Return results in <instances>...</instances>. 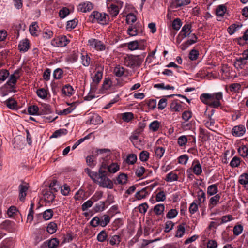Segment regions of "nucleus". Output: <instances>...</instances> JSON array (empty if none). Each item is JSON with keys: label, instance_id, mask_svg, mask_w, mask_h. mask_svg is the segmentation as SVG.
Listing matches in <instances>:
<instances>
[{"label": "nucleus", "instance_id": "7ed1b4c3", "mask_svg": "<svg viewBox=\"0 0 248 248\" xmlns=\"http://www.w3.org/2000/svg\"><path fill=\"white\" fill-rule=\"evenodd\" d=\"M143 58H141L140 56L130 55L125 58L124 62L125 65L128 67H140L143 62Z\"/></svg>", "mask_w": 248, "mask_h": 248}, {"label": "nucleus", "instance_id": "338daca9", "mask_svg": "<svg viewBox=\"0 0 248 248\" xmlns=\"http://www.w3.org/2000/svg\"><path fill=\"white\" fill-rule=\"evenodd\" d=\"M69 14V10L66 8H63L59 12V16L61 18H65Z\"/></svg>", "mask_w": 248, "mask_h": 248}, {"label": "nucleus", "instance_id": "e2e57ef3", "mask_svg": "<svg viewBox=\"0 0 248 248\" xmlns=\"http://www.w3.org/2000/svg\"><path fill=\"white\" fill-rule=\"evenodd\" d=\"M199 54L198 51L195 49H192L189 52V58L192 61L195 60L197 59Z\"/></svg>", "mask_w": 248, "mask_h": 248}, {"label": "nucleus", "instance_id": "473e14b6", "mask_svg": "<svg viewBox=\"0 0 248 248\" xmlns=\"http://www.w3.org/2000/svg\"><path fill=\"white\" fill-rule=\"evenodd\" d=\"M59 244V241L56 238L51 239L47 241V246L49 248H56Z\"/></svg>", "mask_w": 248, "mask_h": 248}, {"label": "nucleus", "instance_id": "0e129e2a", "mask_svg": "<svg viewBox=\"0 0 248 248\" xmlns=\"http://www.w3.org/2000/svg\"><path fill=\"white\" fill-rule=\"evenodd\" d=\"M112 85V81L109 79L105 78L103 84L102 85V88L104 90H108Z\"/></svg>", "mask_w": 248, "mask_h": 248}, {"label": "nucleus", "instance_id": "f03ea898", "mask_svg": "<svg viewBox=\"0 0 248 248\" xmlns=\"http://www.w3.org/2000/svg\"><path fill=\"white\" fill-rule=\"evenodd\" d=\"M103 67H96L95 70V75L93 77V80L95 85H93L90 92L88 95L85 97L86 100H91L94 97V95L93 94V92H94L96 89V85L101 81L103 76Z\"/></svg>", "mask_w": 248, "mask_h": 248}, {"label": "nucleus", "instance_id": "9d476101", "mask_svg": "<svg viewBox=\"0 0 248 248\" xmlns=\"http://www.w3.org/2000/svg\"><path fill=\"white\" fill-rule=\"evenodd\" d=\"M93 8V5L91 2L86 1L80 3L78 6V11L86 13L91 11Z\"/></svg>", "mask_w": 248, "mask_h": 248}, {"label": "nucleus", "instance_id": "bb28decb", "mask_svg": "<svg viewBox=\"0 0 248 248\" xmlns=\"http://www.w3.org/2000/svg\"><path fill=\"white\" fill-rule=\"evenodd\" d=\"M119 170V166L115 163H112L108 167V173H114L117 172Z\"/></svg>", "mask_w": 248, "mask_h": 248}, {"label": "nucleus", "instance_id": "8fccbe9b", "mask_svg": "<svg viewBox=\"0 0 248 248\" xmlns=\"http://www.w3.org/2000/svg\"><path fill=\"white\" fill-rule=\"evenodd\" d=\"M182 26V22L181 20L177 18L175 19L172 23V27L175 30H179Z\"/></svg>", "mask_w": 248, "mask_h": 248}, {"label": "nucleus", "instance_id": "603ef678", "mask_svg": "<svg viewBox=\"0 0 248 248\" xmlns=\"http://www.w3.org/2000/svg\"><path fill=\"white\" fill-rule=\"evenodd\" d=\"M78 24V20L74 19L73 20H71L68 21L66 25V29L68 30H71L72 29H74L76 27Z\"/></svg>", "mask_w": 248, "mask_h": 248}, {"label": "nucleus", "instance_id": "b1692460", "mask_svg": "<svg viewBox=\"0 0 248 248\" xmlns=\"http://www.w3.org/2000/svg\"><path fill=\"white\" fill-rule=\"evenodd\" d=\"M108 11L112 16H116L119 12L118 7L113 4H111L108 7Z\"/></svg>", "mask_w": 248, "mask_h": 248}, {"label": "nucleus", "instance_id": "a878e982", "mask_svg": "<svg viewBox=\"0 0 248 248\" xmlns=\"http://www.w3.org/2000/svg\"><path fill=\"white\" fill-rule=\"evenodd\" d=\"M108 241L109 242L110 245L113 246L115 245H119L121 242L120 236L119 235H114L110 237Z\"/></svg>", "mask_w": 248, "mask_h": 248}, {"label": "nucleus", "instance_id": "412c9836", "mask_svg": "<svg viewBox=\"0 0 248 248\" xmlns=\"http://www.w3.org/2000/svg\"><path fill=\"white\" fill-rule=\"evenodd\" d=\"M62 92L63 94L68 96L74 93L73 87L69 84H66L63 87Z\"/></svg>", "mask_w": 248, "mask_h": 248}, {"label": "nucleus", "instance_id": "6ab92c4d", "mask_svg": "<svg viewBox=\"0 0 248 248\" xmlns=\"http://www.w3.org/2000/svg\"><path fill=\"white\" fill-rule=\"evenodd\" d=\"M227 11V8L225 5H218L216 10V14L217 16L222 17Z\"/></svg>", "mask_w": 248, "mask_h": 248}, {"label": "nucleus", "instance_id": "79ce46f5", "mask_svg": "<svg viewBox=\"0 0 248 248\" xmlns=\"http://www.w3.org/2000/svg\"><path fill=\"white\" fill-rule=\"evenodd\" d=\"M239 182L241 185H246L248 184V174L244 173L242 174L239 179Z\"/></svg>", "mask_w": 248, "mask_h": 248}, {"label": "nucleus", "instance_id": "c756f323", "mask_svg": "<svg viewBox=\"0 0 248 248\" xmlns=\"http://www.w3.org/2000/svg\"><path fill=\"white\" fill-rule=\"evenodd\" d=\"M165 207L163 204H159L155 205L154 208V211L157 215L162 214L164 210Z\"/></svg>", "mask_w": 248, "mask_h": 248}, {"label": "nucleus", "instance_id": "09e8293b", "mask_svg": "<svg viewBox=\"0 0 248 248\" xmlns=\"http://www.w3.org/2000/svg\"><path fill=\"white\" fill-rule=\"evenodd\" d=\"M127 46L130 50H135L139 47L138 41H131L127 44Z\"/></svg>", "mask_w": 248, "mask_h": 248}, {"label": "nucleus", "instance_id": "72a5a7b5", "mask_svg": "<svg viewBox=\"0 0 248 248\" xmlns=\"http://www.w3.org/2000/svg\"><path fill=\"white\" fill-rule=\"evenodd\" d=\"M124 72V68L119 65L116 66L114 69V73L117 77H120Z\"/></svg>", "mask_w": 248, "mask_h": 248}, {"label": "nucleus", "instance_id": "7c9ffc66", "mask_svg": "<svg viewBox=\"0 0 248 248\" xmlns=\"http://www.w3.org/2000/svg\"><path fill=\"white\" fill-rule=\"evenodd\" d=\"M81 62L84 66H88L90 65L91 59L89 56L87 54H81Z\"/></svg>", "mask_w": 248, "mask_h": 248}, {"label": "nucleus", "instance_id": "c85d7f7f", "mask_svg": "<svg viewBox=\"0 0 248 248\" xmlns=\"http://www.w3.org/2000/svg\"><path fill=\"white\" fill-rule=\"evenodd\" d=\"M57 229V224L54 222H50L47 227V231L50 234H53L56 232Z\"/></svg>", "mask_w": 248, "mask_h": 248}, {"label": "nucleus", "instance_id": "58836bf2", "mask_svg": "<svg viewBox=\"0 0 248 248\" xmlns=\"http://www.w3.org/2000/svg\"><path fill=\"white\" fill-rule=\"evenodd\" d=\"M160 126V123L155 120L152 122L149 125V128L152 131H156L159 129Z\"/></svg>", "mask_w": 248, "mask_h": 248}, {"label": "nucleus", "instance_id": "9b49d317", "mask_svg": "<svg viewBox=\"0 0 248 248\" xmlns=\"http://www.w3.org/2000/svg\"><path fill=\"white\" fill-rule=\"evenodd\" d=\"M246 132L245 127L243 125L235 126L232 130V134L233 136L236 137H240L243 136Z\"/></svg>", "mask_w": 248, "mask_h": 248}, {"label": "nucleus", "instance_id": "a18cd8bd", "mask_svg": "<svg viewBox=\"0 0 248 248\" xmlns=\"http://www.w3.org/2000/svg\"><path fill=\"white\" fill-rule=\"evenodd\" d=\"M37 95L42 99H45L47 97V91L44 88H40L36 92Z\"/></svg>", "mask_w": 248, "mask_h": 248}, {"label": "nucleus", "instance_id": "393cba45", "mask_svg": "<svg viewBox=\"0 0 248 248\" xmlns=\"http://www.w3.org/2000/svg\"><path fill=\"white\" fill-rule=\"evenodd\" d=\"M212 99V94L203 93L200 96L201 100L204 104L209 106L210 102Z\"/></svg>", "mask_w": 248, "mask_h": 248}, {"label": "nucleus", "instance_id": "2f4dec72", "mask_svg": "<svg viewBox=\"0 0 248 248\" xmlns=\"http://www.w3.org/2000/svg\"><path fill=\"white\" fill-rule=\"evenodd\" d=\"M238 152L242 157H246L248 155V147L246 145L240 147L238 149Z\"/></svg>", "mask_w": 248, "mask_h": 248}, {"label": "nucleus", "instance_id": "e433bc0d", "mask_svg": "<svg viewBox=\"0 0 248 248\" xmlns=\"http://www.w3.org/2000/svg\"><path fill=\"white\" fill-rule=\"evenodd\" d=\"M39 108L36 105L31 106L28 107V109L29 113L31 115H40V114H39Z\"/></svg>", "mask_w": 248, "mask_h": 248}, {"label": "nucleus", "instance_id": "c9c22d12", "mask_svg": "<svg viewBox=\"0 0 248 248\" xmlns=\"http://www.w3.org/2000/svg\"><path fill=\"white\" fill-rule=\"evenodd\" d=\"M53 215V211L52 209H49L45 211L43 213V217L46 220H47L52 218Z\"/></svg>", "mask_w": 248, "mask_h": 248}, {"label": "nucleus", "instance_id": "bf43d9fd", "mask_svg": "<svg viewBox=\"0 0 248 248\" xmlns=\"http://www.w3.org/2000/svg\"><path fill=\"white\" fill-rule=\"evenodd\" d=\"M241 88V85L239 83H232L229 86V89L231 92L236 93Z\"/></svg>", "mask_w": 248, "mask_h": 248}, {"label": "nucleus", "instance_id": "37998d69", "mask_svg": "<svg viewBox=\"0 0 248 248\" xmlns=\"http://www.w3.org/2000/svg\"><path fill=\"white\" fill-rule=\"evenodd\" d=\"M105 203L103 202H100L95 204L93 208V210L95 212H99L103 211L105 209Z\"/></svg>", "mask_w": 248, "mask_h": 248}, {"label": "nucleus", "instance_id": "39448f33", "mask_svg": "<svg viewBox=\"0 0 248 248\" xmlns=\"http://www.w3.org/2000/svg\"><path fill=\"white\" fill-rule=\"evenodd\" d=\"M222 99V93L221 92L216 93L212 94L209 106L212 108H218L221 106L220 100Z\"/></svg>", "mask_w": 248, "mask_h": 248}, {"label": "nucleus", "instance_id": "69168bd1", "mask_svg": "<svg viewBox=\"0 0 248 248\" xmlns=\"http://www.w3.org/2000/svg\"><path fill=\"white\" fill-rule=\"evenodd\" d=\"M164 152V148L161 147L156 148L155 150V155L159 158H160L163 156Z\"/></svg>", "mask_w": 248, "mask_h": 248}, {"label": "nucleus", "instance_id": "f257e3e1", "mask_svg": "<svg viewBox=\"0 0 248 248\" xmlns=\"http://www.w3.org/2000/svg\"><path fill=\"white\" fill-rule=\"evenodd\" d=\"M85 172L90 176V177L95 183L103 187L112 189L113 187L112 181L109 179L107 175V171H102L100 170L98 172L92 171L88 168L85 169Z\"/></svg>", "mask_w": 248, "mask_h": 248}, {"label": "nucleus", "instance_id": "3c124183", "mask_svg": "<svg viewBox=\"0 0 248 248\" xmlns=\"http://www.w3.org/2000/svg\"><path fill=\"white\" fill-rule=\"evenodd\" d=\"M16 73V72L11 75L9 79L7 82V84L11 87H13L16 83L17 79L18 78V77H16L15 75Z\"/></svg>", "mask_w": 248, "mask_h": 248}, {"label": "nucleus", "instance_id": "ea45409f", "mask_svg": "<svg viewBox=\"0 0 248 248\" xmlns=\"http://www.w3.org/2000/svg\"><path fill=\"white\" fill-rule=\"evenodd\" d=\"M67 133V130L66 129H60L55 131L50 138H57L62 135H66Z\"/></svg>", "mask_w": 248, "mask_h": 248}, {"label": "nucleus", "instance_id": "2eb2a0df", "mask_svg": "<svg viewBox=\"0 0 248 248\" xmlns=\"http://www.w3.org/2000/svg\"><path fill=\"white\" fill-rule=\"evenodd\" d=\"M127 179L128 177L127 174L124 173H121L116 177V181H115V183L116 184L118 185H125L127 183Z\"/></svg>", "mask_w": 248, "mask_h": 248}, {"label": "nucleus", "instance_id": "13d9d810", "mask_svg": "<svg viewBox=\"0 0 248 248\" xmlns=\"http://www.w3.org/2000/svg\"><path fill=\"white\" fill-rule=\"evenodd\" d=\"M243 230V227L242 225H236L234 227L233 229V234L235 235L238 236L242 233Z\"/></svg>", "mask_w": 248, "mask_h": 248}, {"label": "nucleus", "instance_id": "49530a36", "mask_svg": "<svg viewBox=\"0 0 248 248\" xmlns=\"http://www.w3.org/2000/svg\"><path fill=\"white\" fill-rule=\"evenodd\" d=\"M147 195V192L145 189H142L140 191L137 192L135 194V197L138 200H141L145 198Z\"/></svg>", "mask_w": 248, "mask_h": 248}, {"label": "nucleus", "instance_id": "ddd939ff", "mask_svg": "<svg viewBox=\"0 0 248 248\" xmlns=\"http://www.w3.org/2000/svg\"><path fill=\"white\" fill-rule=\"evenodd\" d=\"M192 171L196 175H200L202 173V166L198 160H195L193 162Z\"/></svg>", "mask_w": 248, "mask_h": 248}, {"label": "nucleus", "instance_id": "680f3d73", "mask_svg": "<svg viewBox=\"0 0 248 248\" xmlns=\"http://www.w3.org/2000/svg\"><path fill=\"white\" fill-rule=\"evenodd\" d=\"M63 71L61 69L57 68L53 72V77L55 79H59L62 77Z\"/></svg>", "mask_w": 248, "mask_h": 248}, {"label": "nucleus", "instance_id": "20e7f679", "mask_svg": "<svg viewBox=\"0 0 248 248\" xmlns=\"http://www.w3.org/2000/svg\"><path fill=\"white\" fill-rule=\"evenodd\" d=\"M107 15L105 13H101L97 11H93L89 16V20L92 23L97 22L105 24L107 22Z\"/></svg>", "mask_w": 248, "mask_h": 248}, {"label": "nucleus", "instance_id": "1a4fd4ad", "mask_svg": "<svg viewBox=\"0 0 248 248\" xmlns=\"http://www.w3.org/2000/svg\"><path fill=\"white\" fill-rule=\"evenodd\" d=\"M29 188L28 184L22 183L19 186V198L21 201L24 202Z\"/></svg>", "mask_w": 248, "mask_h": 248}, {"label": "nucleus", "instance_id": "f3484780", "mask_svg": "<svg viewBox=\"0 0 248 248\" xmlns=\"http://www.w3.org/2000/svg\"><path fill=\"white\" fill-rule=\"evenodd\" d=\"M218 184H215L210 185L207 189V194L209 196H213L216 195L217 193L218 190Z\"/></svg>", "mask_w": 248, "mask_h": 248}, {"label": "nucleus", "instance_id": "dca6fc26", "mask_svg": "<svg viewBox=\"0 0 248 248\" xmlns=\"http://www.w3.org/2000/svg\"><path fill=\"white\" fill-rule=\"evenodd\" d=\"M30 46L29 41L27 39H25L21 41L18 45V49L20 51H27Z\"/></svg>", "mask_w": 248, "mask_h": 248}, {"label": "nucleus", "instance_id": "5fc2aeb1", "mask_svg": "<svg viewBox=\"0 0 248 248\" xmlns=\"http://www.w3.org/2000/svg\"><path fill=\"white\" fill-rule=\"evenodd\" d=\"M126 162L129 164H134L137 161V156L135 154H130L126 158Z\"/></svg>", "mask_w": 248, "mask_h": 248}, {"label": "nucleus", "instance_id": "a211bd4d", "mask_svg": "<svg viewBox=\"0 0 248 248\" xmlns=\"http://www.w3.org/2000/svg\"><path fill=\"white\" fill-rule=\"evenodd\" d=\"M44 199L46 202H52L55 199V195L53 191H46L44 194Z\"/></svg>", "mask_w": 248, "mask_h": 248}, {"label": "nucleus", "instance_id": "423d86ee", "mask_svg": "<svg viewBox=\"0 0 248 248\" xmlns=\"http://www.w3.org/2000/svg\"><path fill=\"white\" fill-rule=\"evenodd\" d=\"M88 45L92 48L97 51H102L105 49V46L104 44L97 39L91 38L88 40Z\"/></svg>", "mask_w": 248, "mask_h": 248}, {"label": "nucleus", "instance_id": "4c0bfd02", "mask_svg": "<svg viewBox=\"0 0 248 248\" xmlns=\"http://www.w3.org/2000/svg\"><path fill=\"white\" fill-rule=\"evenodd\" d=\"M241 163L240 158L237 156H234L232 158L230 162V165L232 168L238 167Z\"/></svg>", "mask_w": 248, "mask_h": 248}, {"label": "nucleus", "instance_id": "4468645a", "mask_svg": "<svg viewBox=\"0 0 248 248\" xmlns=\"http://www.w3.org/2000/svg\"><path fill=\"white\" fill-rule=\"evenodd\" d=\"M220 197V195L217 194L210 198L208 204V207L210 209H212L218 203Z\"/></svg>", "mask_w": 248, "mask_h": 248}, {"label": "nucleus", "instance_id": "cd10ccee", "mask_svg": "<svg viewBox=\"0 0 248 248\" xmlns=\"http://www.w3.org/2000/svg\"><path fill=\"white\" fill-rule=\"evenodd\" d=\"M185 225L183 224H180L177 227L175 236L177 237H182L185 232Z\"/></svg>", "mask_w": 248, "mask_h": 248}, {"label": "nucleus", "instance_id": "6e6552de", "mask_svg": "<svg viewBox=\"0 0 248 248\" xmlns=\"http://www.w3.org/2000/svg\"><path fill=\"white\" fill-rule=\"evenodd\" d=\"M190 3V0H172L170 8L171 9H175L188 5Z\"/></svg>", "mask_w": 248, "mask_h": 248}, {"label": "nucleus", "instance_id": "0eeeda50", "mask_svg": "<svg viewBox=\"0 0 248 248\" xmlns=\"http://www.w3.org/2000/svg\"><path fill=\"white\" fill-rule=\"evenodd\" d=\"M69 42V40L65 36H61L56 39H54L51 41V44L57 47H62L65 46Z\"/></svg>", "mask_w": 248, "mask_h": 248}, {"label": "nucleus", "instance_id": "6e6d98bb", "mask_svg": "<svg viewBox=\"0 0 248 248\" xmlns=\"http://www.w3.org/2000/svg\"><path fill=\"white\" fill-rule=\"evenodd\" d=\"M239 28H240V26L238 25L233 24L228 27L227 31L229 34L232 35Z\"/></svg>", "mask_w": 248, "mask_h": 248}, {"label": "nucleus", "instance_id": "a19ab883", "mask_svg": "<svg viewBox=\"0 0 248 248\" xmlns=\"http://www.w3.org/2000/svg\"><path fill=\"white\" fill-rule=\"evenodd\" d=\"M171 111H179L182 108V106L176 101H173L170 106Z\"/></svg>", "mask_w": 248, "mask_h": 248}, {"label": "nucleus", "instance_id": "5701e85b", "mask_svg": "<svg viewBox=\"0 0 248 248\" xmlns=\"http://www.w3.org/2000/svg\"><path fill=\"white\" fill-rule=\"evenodd\" d=\"M4 104L11 109H14L17 108V103L12 98H9L7 100L4 102Z\"/></svg>", "mask_w": 248, "mask_h": 248}, {"label": "nucleus", "instance_id": "de8ad7c7", "mask_svg": "<svg viewBox=\"0 0 248 248\" xmlns=\"http://www.w3.org/2000/svg\"><path fill=\"white\" fill-rule=\"evenodd\" d=\"M107 237V232L105 230H103L101 231L97 235V239L99 242H103L106 240Z\"/></svg>", "mask_w": 248, "mask_h": 248}, {"label": "nucleus", "instance_id": "f8f14e48", "mask_svg": "<svg viewBox=\"0 0 248 248\" xmlns=\"http://www.w3.org/2000/svg\"><path fill=\"white\" fill-rule=\"evenodd\" d=\"M192 26L190 24H186L182 27L179 33V36H182V38H185L190 35L192 32Z\"/></svg>", "mask_w": 248, "mask_h": 248}, {"label": "nucleus", "instance_id": "4d7b16f0", "mask_svg": "<svg viewBox=\"0 0 248 248\" xmlns=\"http://www.w3.org/2000/svg\"><path fill=\"white\" fill-rule=\"evenodd\" d=\"M197 197L199 202L200 203H202L204 202L206 198L205 193L202 190L200 189L198 192Z\"/></svg>", "mask_w": 248, "mask_h": 248}, {"label": "nucleus", "instance_id": "774afa93", "mask_svg": "<svg viewBox=\"0 0 248 248\" xmlns=\"http://www.w3.org/2000/svg\"><path fill=\"white\" fill-rule=\"evenodd\" d=\"M136 16L133 13L129 14L126 16V21L128 23H133L136 21Z\"/></svg>", "mask_w": 248, "mask_h": 248}, {"label": "nucleus", "instance_id": "aec40b11", "mask_svg": "<svg viewBox=\"0 0 248 248\" xmlns=\"http://www.w3.org/2000/svg\"><path fill=\"white\" fill-rule=\"evenodd\" d=\"M51 112V107L49 105L44 104L42 105L39 112L40 115H44L50 113Z\"/></svg>", "mask_w": 248, "mask_h": 248}, {"label": "nucleus", "instance_id": "c03bdc74", "mask_svg": "<svg viewBox=\"0 0 248 248\" xmlns=\"http://www.w3.org/2000/svg\"><path fill=\"white\" fill-rule=\"evenodd\" d=\"M100 219V226L105 227L109 223L110 221V217L107 215H104Z\"/></svg>", "mask_w": 248, "mask_h": 248}, {"label": "nucleus", "instance_id": "4be33fe9", "mask_svg": "<svg viewBox=\"0 0 248 248\" xmlns=\"http://www.w3.org/2000/svg\"><path fill=\"white\" fill-rule=\"evenodd\" d=\"M178 175L174 171H171L167 174L165 180L167 182H172L178 180Z\"/></svg>", "mask_w": 248, "mask_h": 248}, {"label": "nucleus", "instance_id": "052dcab7", "mask_svg": "<svg viewBox=\"0 0 248 248\" xmlns=\"http://www.w3.org/2000/svg\"><path fill=\"white\" fill-rule=\"evenodd\" d=\"M199 136L204 141L207 140L209 137L207 132L206 131H205V130L202 128L200 129Z\"/></svg>", "mask_w": 248, "mask_h": 248}, {"label": "nucleus", "instance_id": "864d4df0", "mask_svg": "<svg viewBox=\"0 0 248 248\" xmlns=\"http://www.w3.org/2000/svg\"><path fill=\"white\" fill-rule=\"evenodd\" d=\"M133 114L131 112H125L122 114V119L124 121L128 122L133 118Z\"/></svg>", "mask_w": 248, "mask_h": 248}, {"label": "nucleus", "instance_id": "f704fd0d", "mask_svg": "<svg viewBox=\"0 0 248 248\" xmlns=\"http://www.w3.org/2000/svg\"><path fill=\"white\" fill-rule=\"evenodd\" d=\"M102 122L103 121L101 120V118L99 115L95 114L91 117L90 124H97Z\"/></svg>", "mask_w": 248, "mask_h": 248}]
</instances>
